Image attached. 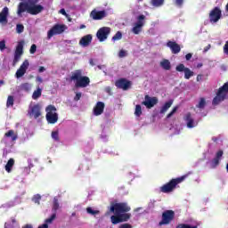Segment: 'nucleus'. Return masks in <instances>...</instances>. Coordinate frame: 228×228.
Listing matches in <instances>:
<instances>
[{
  "mask_svg": "<svg viewBox=\"0 0 228 228\" xmlns=\"http://www.w3.org/2000/svg\"><path fill=\"white\" fill-rule=\"evenodd\" d=\"M110 211L115 215L110 216L113 225L122 224V222H127L131 218V214H129L131 207L126 202L113 203L110 206Z\"/></svg>",
  "mask_w": 228,
  "mask_h": 228,
  "instance_id": "obj_1",
  "label": "nucleus"
},
{
  "mask_svg": "<svg viewBox=\"0 0 228 228\" xmlns=\"http://www.w3.org/2000/svg\"><path fill=\"white\" fill-rule=\"evenodd\" d=\"M70 80L76 81V88H86L90 85V77L83 76V70L81 69L75 70L70 77Z\"/></svg>",
  "mask_w": 228,
  "mask_h": 228,
  "instance_id": "obj_2",
  "label": "nucleus"
},
{
  "mask_svg": "<svg viewBox=\"0 0 228 228\" xmlns=\"http://www.w3.org/2000/svg\"><path fill=\"white\" fill-rule=\"evenodd\" d=\"M186 177H188V175L171 179L168 183L160 187L161 193H172V191L177 188V184H181Z\"/></svg>",
  "mask_w": 228,
  "mask_h": 228,
  "instance_id": "obj_3",
  "label": "nucleus"
},
{
  "mask_svg": "<svg viewBox=\"0 0 228 228\" xmlns=\"http://www.w3.org/2000/svg\"><path fill=\"white\" fill-rule=\"evenodd\" d=\"M228 94V82L224 83L223 86H221L217 93L216 96L214 97L212 101L213 106H218V104L224 101H225V97H227Z\"/></svg>",
  "mask_w": 228,
  "mask_h": 228,
  "instance_id": "obj_4",
  "label": "nucleus"
},
{
  "mask_svg": "<svg viewBox=\"0 0 228 228\" xmlns=\"http://www.w3.org/2000/svg\"><path fill=\"white\" fill-rule=\"evenodd\" d=\"M45 111L48 124H56V122H58V113H56V107L54 105H48L45 109Z\"/></svg>",
  "mask_w": 228,
  "mask_h": 228,
  "instance_id": "obj_5",
  "label": "nucleus"
},
{
  "mask_svg": "<svg viewBox=\"0 0 228 228\" xmlns=\"http://www.w3.org/2000/svg\"><path fill=\"white\" fill-rule=\"evenodd\" d=\"M65 29H67L66 25L58 24V23L53 25L52 28L47 32L48 40H51V38L53 37L54 35H61V33L65 32Z\"/></svg>",
  "mask_w": 228,
  "mask_h": 228,
  "instance_id": "obj_6",
  "label": "nucleus"
},
{
  "mask_svg": "<svg viewBox=\"0 0 228 228\" xmlns=\"http://www.w3.org/2000/svg\"><path fill=\"white\" fill-rule=\"evenodd\" d=\"M38 0H28V13L30 15H38L44 12V6L37 4Z\"/></svg>",
  "mask_w": 228,
  "mask_h": 228,
  "instance_id": "obj_7",
  "label": "nucleus"
},
{
  "mask_svg": "<svg viewBox=\"0 0 228 228\" xmlns=\"http://www.w3.org/2000/svg\"><path fill=\"white\" fill-rule=\"evenodd\" d=\"M175 218V212L174 210H166L162 213V220L159 225H168Z\"/></svg>",
  "mask_w": 228,
  "mask_h": 228,
  "instance_id": "obj_8",
  "label": "nucleus"
},
{
  "mask_svg": "<svg viewBox=\"0 0 228 228\" xmlns=\"http://www.w3.org/2000/svg\"><path fill=\"white\" fill-rule=\"evenodd\" d=\"M22 54H24V41H20L14 52V59L12 61L13 67L19 63Z\"/></svg>",
  "mask_w": 228,
  "mask_h": 228,
  "instance_id": "obj_9",
  "label": "nucleus"
},
{
  "mask_svg": "<svg viewBox=\"0 0 228 228\" xmlns=\"http://www.w3.org/2000/svg\"><path fill=\"white\" fill-rule=\"evenodd\" d=\"M145 25V15L141 14L137 17V22L134 24L132 28V32L134 35H140L142 31V28Z\"/></svg>",
  "mask_w": 228,
  "mask_h": 228,
  "instance_id": "obj_10",
  "label": "nucleus"
},
{
  "mask_svg": "<svg viewBox=\"0 0 228 228\" xmlns=\"http://www.w3.org/2000/svg\"><path fill=\"white\" fill-rule=\"evenodd\" d=\"M159 102V100H158V97L153 96L151 97L149 94H146L144 96V101L142 102L143 106H145L148 110H151L156 106Z\"/></svg>",
  "mask_w": 228,
  "mask_h": 228,
  "instance_id": "obj_11",
  "label": "nucleus"
},
{
  "mask_svg": "<svg viewBox=\"0 0 228 228\" xmlns=\"http://www.w3.org/2000/svg\"><path fill=\"white\" fill-rule=\"evenodd\" d=\"M111 33V28L110 27H102L100 29H98L96 33V37L100 42H104Z\"/></svg>",
  "mask_w": 228,
  "mask_h": 228,
  "instance_id": "obj_12",
  "label": "nucleus"
},
{
  "mask_svg": "<svg viewBox=\"0 0 228 228\" xmlns=\"http://www.w3.org/2000/svg\"><path fill=\"white\" fill-rule=\"evenodd\" d=\"M176 72H184V78L190 79V77H193L194 72L190 69V68L184 67V64L180 63L175 68Z\"/></svg>",
  "mask_w": 228,
  "mask_h": 228,
  "instance_id": "obj_13",
  "label": "nucleus"
},
{
  "mask_svg": "<svg viewBox=\"0 0 228 228\" xmlns=\"http://www.w3.org/2000/svg\"><path fill=\"white\" fill-rule=\"evenodd\" d=\"M115 86L120 90L126 91L131 88V81L127 80L126 78H119L116 80Z\"/></svg>",
  "mask_w": 228,
  "mask_h": 228,
  "instance_id": "obj_14",
  "label": "nucleus"
},
{
  "mask_svg": "<svg viewBox=\"0 0 228 228\" xmlns=\"http://www.w3.org/2000/svg\"><path fill=\"white\" fill-rule=\"evenodd\" d=\"M29 117H33L34 118H38L42 117V107L40 104H35L29 108L28 111Z\"/></svg>",
  "mask_w": 228,
  "mask_h": 228,
  "instance_id": "obj_15",
  "label": "nucleus"
},
{
  "mask_svg": "<svg viewBox=\"0 0 228 228\" xmlns=\"http://www.w3.org/2000/svg\"><path fill=\"white\" fill-rule=\"evenodd\" d=\"M222 19V10L219 7H215L209 13L210 22H218V20Z\"/></svg>",
  "mask_w": 228,
  "mask_h": 228,
  "instance_id": "obj_16",
  "label": "nucleus"
},
{
  "mask_svg": "<svg viewBox=\"0 0 228 228\" xmlns=\"http://www.w3.org/2000/svg\"><path fill=\"white\" fill-rule=\"evenodd\" d=\"M29 68V61L25 60L22 64L20 66V68L17 69L16 71V77L19 79L20 77H22V76H24V74H26V71L28 70V69Z\"/></svg>",
  "mask_w": 228,
  "mask_h": 228,
  "instance_id": "obj_17",
  "label": "nucleus"
},
{
  "mask_svg": "<svg viewBox=\"0 0 228 228\" xmlns=\"http://www.w3.org/2000/svg\"><path fill=\"white\" fill-rule=\"evenodd\" d=\"M90 15L94 20H102L104 17L108 16V13L104 10L103 11L93 10Z\"/></svg>",
  "mask_w": 228,
  "mask_h": 228,
  "instance_id": "obj_18",
  "label": "nucleus"
},
{
  "mask_svg": "<svg viewBox=\"0 0 228 228\" xmlns=\"http://www.w3.org/2000/svg\"><path fill=\"white\" fill-rule=\"evenodd\" d=\"M10 13V10L7 6L4 7L0 12V24L3 26H6L8 24V15Z\"/></svg>",
  "mask_w": 228,
  "mask_h": 228,
  "instance_id": "obj_19",
  "label": "nucleus"
},
{
  "mask_svg": "<svg viewBox=\"0 0 228 228\" xmlns=\"http://www.w3.org/2000/svg\"><path fill=\"white\" fill-rule=\"evenodd\" d=\"M167 45L171 50L172 54H179V53H181V45H179L175 41H168Z\"/></svg>",
  "mask_w": 228,
  "mask_h": 228,
  "instance_id": "obj_20",
  "label": "nucleus"
},
{
  "mask_svg": "<svg viewBox=\"0 0 228 228\" xmlns=\"http://www.w3.org/2000/svg\"><path fill=\"white\" fill-rule=\"evenodd\" d=\"M11 138V142H15L18 138L17 134H15V131L9 130L7 133L4 134V138L1 141V143H7L6 139Z\"/></svg>",
  "mask_w": 228,
  "mask_h": 228,
  "instance_id": "obj_21",
  "label": "nucleus"
},
{
  "mask_svg": "<svg viewBox=\"0 0 228 228\" xmlns=\"http://www.w3.org/2000/svg\"><path fill=\"white\" fill-rule=\"evenodd\" d=\"M24 12H27V13H28V12H29V0L28 3L21 2L18 5L17 13H18L19 17H22V13H24Z\"/></svg>",
  "mask_w": 228,
  "mask_h": 228,
  "instance_id": "obj_22",
  "label": "nucleus"
},
{
  "mask_svg": "<svg viewBox=\"0 0 228 228\" xmlns=\"http://www.w3.org/2000/svg\"><path fill=\"white\" fill-rule=\"evenodd\" d=\"M104 108H105L104 102H97L96 105L93 110L94 115H95V117H99V115H102V113H104Z\"/></svg>",
  "mask_w": 228,
  "mask_h": 228,
  "instance_id": "obj_23",
  "label": "nucleus"
},
{
  "mask_svg": "<svg viewBox=\"0 0 228 228\" xmlns=\"http://www.w3.org/2000/svg\"><path fill=\"white\" fill-rule=\"evenodd\" d=\"M92 34H87L84 36L80 40H79V45L81 47H88L92 44Z\"/></svg>",
  "mask_w": 228,
  "mask_h": 228,
  "instance_id": "obj_24",
  "label": "nucleus"
},
{
  "mask_svg": "<svg viewBox=\"0 0 228 228\" xmlns=\"http://www.w3.org/2000/svg\"><path fill=\"white\" fill-rule=\"evenodd\" d=\"M184 120H185V122H187V127H188L189 129H192V127H195V122H194V120L191 118V113L188 112V113L185 115Z\"/></svg>",
  "mask_w": 228,
  "mask_h": 228,
  "instance_id": "obj_25",
  "label": "nucleus"
},
{
  "mask_svg": "<svg viewBox=\"0 0 228 228\" xmlns=\"http://www.w3.org/2000/svg\"><path fill=\"white\" fill-rule=\"evenodd\" d=\"M172 104H174V101L170 100L167 102L160 109V114L163 115L168 111V109L172 107Z\"/></svg>",
  "mask_w": 228,
  "mask_h": 228,
  "instance_id": "obj_26",
  "label": "nucleus"
},
{
  "mask_svg": "<svg viewBox=\"0 0 228 228\" xmlns=\"http://www.w3.org/2000/svg\"><path fill=\"white\" fill-rule=\"evenodd\" d=\"M160 67L162 69H164V70H170V69H172V65L170 64V61L164 59L161 62H160Z\"/></svg>",
  "mask_w": 228,
  "mask_h": 228,
  "instance_id": "obj_27",
  "label": "nucleus"
},
{
  "mask_svg": "<svg viewBox=\"0 0 228 228\" xmlns=\"http://www.w3.org/2000/svg\"><path fill=\"white\" fill-rule=\"evenodd\" d=\"M40 97H42V88H40V86H37V90L34 91L32 94V99L34 101H37V99H40Z\"/></svg>",
  "mask_w": 228,
  "mask_h": 228,
  "instance_id": "obj_28",
  "label": "nucleus"
},
{
  "mask_svg": "<svg viewBox=\"0 0 228 228\" xmlns=\"http://www.w3.org/2000/svg\"><path fill=\"white\" fill-rule=\"evenodd\" d=\"M13 165H15V160L13 159H10L5 165V170L10 174L12 172V169L13 168Z\"/></svg>",
  "mask_w": 228,
  "mask_h": 228,
  "instance_id": "obj_29",
  "label": "nucleus"
},
{
  "mask_svg": "<svg viewBox=\"0 0 228 228\" xmlns=\"http://www.w3.org/2000/svg\"><path fill=\"white\" fill-rule=\"evenodd\" d=\"M165 4V0H151L152 6H155L156 8H159V6H163Z\"/></svg>",
  "mask_w": 228,
  "mask_h": 228,
  "instance_id": "obj_30",
  "label": "nucleus"
},
{
  "mask_svg": "<svg viewBox=\"0 0 228 228\" xmlns=\"http://www.w3.org/2000/svg\"><path fill=\"white\" fill-rule=\"evenodd\" d=\"M58 209H60V203L58 202V198H53V204L52 210L53 211V213L56 214V211H58Z\"/></svg>",
  "mask_w": 228,
  "mask_h": 228,
  "instance_id": "obj_31",
  "label": "nucleus"
},
{
  "mask_svg": "<svg viewBox=\"0 0 228 228\" xmlns=\"http://www.w3.org/2000/svg\"><path fill=\"white\" fill-rule=\"evenodd\" d=\"M196 108L204 110V108H206V98H200V102L197 104Z\"/></svg>",
  "mask_w": 228,
  "mask_h": 228,
  "instance_id": "obj_32",
  "label": "nucleus"
},
{
  "mask_svg": "<svg viewBox=\"0 0 228 228\" xmlns=\"http://www.w3.org/2000/svg\"><path fill=\"white\" fill-rule=\"evenodd\" d=\"M86 213H88V215H92L93 216H95V215H99L101 213V211L94 210V209H92L91 207H88V208H86Z\"/></svg>",
  "mask_w": 228,
  "mask_h": 228,
  "instance_id": "obj_33",
  "label": "nucleus"
},
{
  "mask_svg": "<svg viewBox=\"0 0 228 228\" xmlns=\"http://www.w3.org/2000/svg\"><path fill=\"white\" fill-rule=\"evenodd\" d=\"M21 90H24V92H29L31 90V85L29 83H24L20 86Z\"/></svg>",
  "mask_w": 228,
  "mask_h": 228,
  "instance_id": "obj_34",
  "label": "nucleus"
},
{
  "mask_svg": "<svg viewBox=\"0 0 228 228\" xmlns=\"http://www.w3.org/2000/svg\"><path fill=\"white\" fill-rule=\"evenodd\" d=\"M134 115H135V117H141L142 116V105H136L135 106Z\"/></svg>",
  "mask_w": 228,
  "mask_h": 228,
  "instance_id": "obj_35",
  "label": "nucleus"
},
{
  "mask_svg": "<svg viewBox=\"0 0 228 228\" xmlns=\"http://www.w3.org/2000/svg\"><path fill=\"white\" fill-rule=\"evenodd\" d=\"M122 39V32L118 31L113 37L112 41L116 42V40H121Z\"/></svg>",
  "mask_w": 228,
  "mask_h": 228,
  "instance_id": "obj_36",
  "label": "nucleus"
},
{
  "mask_svg": "<svg viewBox=\"0 0 228 228\" xmlns=\"http://www.w3.org/2000/svg\"><path fill=\"white\" fill-rule=\"evenodd\" d=\"M16 33L20 35V33H24V25L22 24H17L16 25Z\"/></svg>",
  "mask_w": 228,
  "mask_h": 228,
  "instance_id": "obj_37",
  "label": "nucleus"
},
{
  "mask_svg": "<svg viewBox=\"0 0 228 228\" xmlns=\"http://www.w3.org/2000/svg\"><path fill=\"white\" fill-rule=\"evenodd\" d=\"M56 219V213H53L50 218L45 219V224H53V221Z\"/></svg>",
  "mask_w": 228,
  "mask_h": 228,
  "instance_id": "obj_38",
  "label": "nucleus"
},
{
  "mask_svg": "<svg viewBox=\"0 0 228 228\" xmlns=\"http://www.w3.org/2000/svg\"><path fill=\"white\" fill-rule=\"evenodd\" d=\"M220 165V159L214 158L212 160V168H216Z\"/></svg>",
  "mask_w": 228,
  "mask_h": 228,
  "instance_id": "obj_39",
  "label": "nucleus"
},
{
  "mask_svg": "<svg viewBox=\"0 0 228 228\" xmlns=\"http://www.w3.org/2000/svg\"><path fill=\"white\" fill-rule=\"evenodd\" d=\"M52 138L55 140V142H60V134H58V131L52 132Z\"/></svg>",
  "mask_w": 228,
  "mask_h": 228,
  "instance_id": "obj_40",
  "label": "nucleus"
},
{
  "mask_svg": "<svg viewBox=\"0 0 228 228\" xmlns=\"http://www.w3.org/2000/svg\"><path fill=\"white\" fill-rule=\"evenodd\" d=\"M197 225L194 226H191L190 224H180L176 226V228H197Z\"/></svg>",
  "mask_w": 228,
  "mask_h": 228,
  "instance_id": "obj_41",
  "label": "nucleus"
},
{
  "mask_svg": "<svg viewBox=\"0 0 228 228\" xmlns=\"http://www.w3.org/2000/svg\"><path fill=\"white\" fill-rule=\"evenodd\" d=\"M13 96L10 95L8 96L7 98V103H6V106L7 108H9V106H13Z\"/></svg>",
  "mask_w": 228,
  "mask_h": 228,
  "instance_id": "obj_42",
  "label": "nucleus"
},
{
  "mask_svg": "<svg viewBox=\"0 0 228 228\" xmlns=\"http://www.w3.org/2000/svg\"><path fill=\"white\" fill-rule=\"evenodd\" d=\"M6 49V41H0V51H4Z\"/></svg>",
  "mask_w": 228,
  "mask_h": 228,
  "instance_id": "obj_43",
  "label": "nucleus"
},
{
  "mask_svg": "<svg viewBox=\"0 0 228 228\" xmlns=\"http://www.w3.org/2000/svg\"><path fill=\"white\" fill-rule=\"evenodd\" d=\"M29 53L30 54H35L37 53V45L34 44L30 46Z\"/></svg>",
  "mask_w": 228,
  "mask_h": 228,
  "instance_id": "obj_44",
  "label": "nucleus"
},
{
  "mask_svg": "<svg viewBox=\"0 0 228 228\" xmlns=\"http://www.w3.org/2000/svg\"><path fill=\"white\" fill-rule=\"evenodd\" d=\"M223 156H224V151L220 150V151H218L216 152V159H221Z\"/></svg>",
  "mask_w": 228,
  "mask_h": 228,
  "instance_id": "obj_45",
  "label": "nucleus"
},
{
  "mask_svg": "<svg viewBox=\"0 0 228 228\" xmlns=\"http://www.w3.org/2000/svg\"><path fill=\"white\" fill-rule=\"evenodd\" d=\"M118 56L119 58H126V56H127V53L126 52V50H120L118 53Z\"/></svg>",
  "mask_w": 228,
  "mask_h": 228,
  "instance_id": "obj_46",
  "label": "nucleus"
},
{
  "mask_svg": "<svg viewBox=\"0 0 228 228\" xmlns=\"http://www.w3.org/2000/svg\"><path fill=\"white\" fill-rule=\"evenodd\" d=\"M223 51H224V53L228 56V41L225 42Z\"/></svg>",
  "mask_w": 228,
  "mask_h": 228,
  "instance_id": "obj_47",
  "label": "nucleus"
},
{
  "mask_svg": "<svg viewBox=\"0 0 228 228\" xmlns=\"http://www.w3.org/2000/svg\"><path fill=\"white\" fill-rule=\"evenodd\" d=\"M175 111H177V107H175L172 111L167 114V118H170Z\"/></svg>",
  "mask_w": 228,
  "mask_h": 228,
  "instance_id": "obj_48",
  "label": "nucleus"
},
{
  "mask_svg": "<svg viewBox=\"0 0 228 228\" xmlns=\"http://www.w3.org/2000/svg\"><path fill=\"white\" fill-rule=\"evenodd\" d=\"M42 199V196H40V194H37L34 197V201L36 203H39L40 202V200Z\"/></svg>",
  "mask_w": 228,
  "mask_h": 228,
  "instance_id": "obj_49",
  "label": "nucleus"
},
{
  "mask_svg": "<svg viewBox=\"0 0 228 228\" xmlns=\"http://www.w3.org/2000/svg\"><path fill=\"white\" fill-rule=\"evenodd\" d=\"M81 95H82L81 93H77L76 95H75V97H74V101H75V102L79 101V100L81 99Z\"/></svg>",
  "mask_w": 228,
  "mask_h": 228,
  "instance_id": "obj_50",
  "label": "nucleus"
},
{
  "mask_svg": "<svg viewBox=\"0 0 228 228\" xmlns=\"http://www.w3.org/2000/svg\"><path fill=\"white\" fill-rule=\"evenodd\" d=\"M183 3H184V0H175V4L176 6H183Z\"/></svg>",
  "mask_w": 228,
  "mask_h": 228,
  "instance_id": "obj_51",
  "label": "nucleus"
},
{
  "mask_svg": "<svg viewBox=\"0 0 228 228\" xmlns=\"http://www.w3.org/2000/svg\"><path fill=\"white\" fill-rule=\"evenodd\" d=\"M104 90H105L106 94H109V95H111V94H112V93H111V87H110V86L105 87Z\"/></svg>",
  "mask_w": 228,
  "mask_h": 228,
  "instance_id": "obj_52",
  "label": "nucleus"
},
{
  "mask_svg": "<svg viewBox=\"0 0 228 228\" xmlns=\"http://www.w3.org/2000/svg\"><path fill=\"white\" fill-rule=\"evenodd\" d=\"M191 56H193V54H191V53H187V54L185 55V60H186L187 61H190V60H191Z\"/></svg>",
  "mask_w": 228,
  "mask_h": 228,
  "instance_id": "obj_53",
  "label": "nucleus"
},
{
  "mask_svg": "<svg viewBox=\"0 0 228 228\" xmlns=\"http://www.w3.org/2000/svg\"><path fill=\"white\" fill-rule=\"evenodd\" d=\"M59 13H61V15H65L66 17H67V12L65 11V9H61L60 11H59Z\"/></svg>",
  "mask_w": 228,
  "mask_h": 228,
  "instance_id": "obj_54",
  "label": "nucleus"
},
{
  "mask_svg": "<svg viewBox=\"0 0 228 228\" xmlns=\"http://www.w3.org/2000/svg\"><path fill=\"white\" fill-rule=\"evenodd\" d=\"M210 49H211V45H208L204 48L203 53H208Z\"/></svg>",
  "mask_w": 228,
  "mask_h": 228,
  "instance_id": "obj_55",
  "label": "nucleus"
},
{
  "mask_svg": "<svg viewBox=\"0 0 228 228\" xmlns=\"http://www.w3.org/2000/svg\"><path fill=\"white\" fill-rule=\"evenodd\" d=\"M45 68L44 66H41V67H39V69H38V72H39L40 74H42V72H45Z\"/></svg>",
  "mask_w": 228,
  "mask_h": 228,
  "instance_id": "obj_56",
  "label": "nucleus"
},
{
  "mask_svg": "<svg viewBox=\"0 0 228 228\" xmlns=\"http://www.w3.org/2000/svg\"><path fill=\"white\" fill-rule=\"evenodd\" d=\"M38 228H49V224L45 223L42 225H39Z\"/></svg>",
  "mask_w": 228,
  "mask_h": 228,
  "instance_id": "obj_57",
  "label": "nucleus"
},
{
  "mask_svg": "<svg viewBox=\"0 0 228 228\" xmlns=\"http://www.w3.org/2000/svg\"><path fill=\"white\" fill-rule=\"evenodd\" d=\"M36 80H37L38 83H44V79H42L41 77H36Z\"/></svg>",
  "mask_w": 228,
  "mask_h": 228,
  "instance_id": "obj_58",
  "label": "nucleus"
},
{
  "mask_svg": "<svg viewBox=\"0 0 228 228\" xmlns=\"http://www.w3.org/2000/svg\"><path fill=\"white\" fill-rule=\"evenodd\" d=\"M89 63H90V65H91L92 67H94V65H95V62L94 61V59H90V60H89Z\"/></svg>",
  "mask_w": 228,
  "mask_h": 228,
  "instance_id": "obj_59",
  "label": "nucleus"
},
{
  "mask_svg": "<svg viewBox=\"0 0 228 228\" xmlns=\"http://www.w3.org/2000/svg\"><path fill=\"white\" fill-rule=\"evenodd\" d=\"M196 79L197 81H202V75H198Z\"/></svg>",
  "mask_w": 228,
  "mask_h": 228,
  "instance_id": "obj_60",
  "label": "nucleus"
},
{
  "mask_svg": "<svg viewBox=\"0 0 228 228\" xmlns=\"http://www.w3.org/2000/svg\"><path fill=\"white\" fill-rule=\"evenodd\" d=\"M22 228H33V225H31V224H25L24 226H22Z\"/></svg>",
  "mask_w": 228,
  "mask_h": 228,
  "instance_id": "obj_61",
  "label": "nucleus"
},
{
  "mask_svg": "<svg viewBox=\"0 0 228 228\" xmlns=\"http://www.w3.org/2000/svg\"><path fill=\"white\" fill-rule=\"evenodd\" d=\"M85 28H86V25H80V29H85Z\"/></svg>",
  "mask_w": 228,
  "mask_h": 228,
  "instance_id": "obj_62",
  "label": "nucleus"
},
{
  "mask_svg": "<svg viewBox=\"0 0 228 228\" xmlns=\"http://www.w3.org/2000/svg\"><path fill=\"white\" fill-rule=\"evenodd\" d=\"M0 85H4V81L0 80Z\"/></svg>",
  "mask_w": 228,
  "mask_h": 228,
  "instance_id": "obj_63",
  "label": "nucleus"
},
{
  "mask_svg": "<svg viewBox=\"0 0 228 228\" xmlns=\"http://www.w3.org/2000/svg\"><path fill=\"white\" fill-rule=\"evenodd\" d=\"M12 224H15L16 221H15V219H12Z\"/></svg>",
  "mask_w": 228,
  "mask_h": 228,
  "instance_id": "obj_64",
  "label": "nucleus"
}]
</instances>
